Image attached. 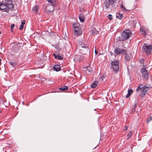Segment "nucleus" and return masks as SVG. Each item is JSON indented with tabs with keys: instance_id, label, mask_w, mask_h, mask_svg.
Instances as JSON below:
<instances>
[{
	"instance_id": "1",
	"label": "nucleus",
	"mask_w": 152,
	"mask_h": 152,
	"mask_svg": "<svg viewBox=\"0 0 152 152\" xmlns=\"http://www.w3.org/2000/svg\"><path fill=\"white\" fill-rule=\"evenodd\" d=\"M14 7L12 0H4L0 3V10L3 12H8L9 10H12Z\"/></svg>"
},
{
	"instance_id": "2",
	"label": "nucleus",
	"mask_w": 152,
	"mask_h": 152,
	"mask_svg": "<svg viewBox=\"0 0 152 152\" xmlns=\"http://www.w3.org/2000/svg\"><path fill=\"white\" fill-rule=\"evenodd\" d=\"M74 27V34L77 36H79L82 34V29L80 24L78 23L73 24Z\"/></svg>"
},
{
	"instance_id": "3",
	"label": "nucleus",
	"mask_w": 152,
	"mask_h": 152,
	"mask_svg": "<svg viewBox=\"0 0 152 152\" xmlns=\"http://www.w3.org/2000/svg\"><path fill=\"white\" fill-rule=\"evenodd\" d=\"M132 35V33L129 30H125L123 31L121 34L122 38L121 39L122 41H124L129 38Z\"/></svg>"
},
{
	"instance_id": "4",
	"label": "nucleus",
	"mask_w": 152,
	"mask_h": 152,
	"mask_svg": "<svg viewBox=\"0 0 152 152\" xmlns=\"http://www.w3.org/2000/svg\"><path fill=\"white\" fill-rule=\"evenodd\" d=\"M152 50V45H145L142 47V51L147 55L151 54V50Z\"/></svg>"
},
{
	"instance_id": "5",
	"label": "nucleus",
	"mask_w": 152,
	"mask_h": 152,
	"mask_svg": "<svg viewBox=\"0 0 152 152\" xmlns=\"http://www.w3.org/2000/svg\"><path fill=\"white\" fill-rule=\"evenodd\" d=\"M119 63L117 61H114L111 63V66L115 71H118L119 69Z\"/></svg>"
},
{
	"instance_id": "6",
	"label": "nucleus",
	"mask_w": 152,
	"mask_h": 152,
	"mask_svg": "<svg viewBox=\"0 0 152 152\" xmlns=\"http://www.w3.org/2000/svg\"><path fill=\"white\" fill-rule=\"evenodd\" d=\"M54 7L52 6V5H50V4H47L46 7V10L47 13L50 15L53 14V12Z\"/></svg>"
},
{
	"instance_id": "7",
	"label": "nucleus",
	"mask_w": 152,
	"mask_h": 152,
	"mask_svg": "<svg viewBox=\"0 0 152 152\" xmlns=\"http://www.w3.org/2000/svg\"><path fill=\"white\" fill-rule=\"evenodd\" d=\"M140 72L142 73V76L145 79L148 78V74L146 68H142Z\"/></svg>"
},
{
	"instance_id": "8",
	"label": "nucleus",
	"mask_w": 152,
	"mask_h": 152,
	"mask_svg": "<svg viewBox=\"0 0 152 152\" xmlns=\"http://www.w3.org/2000/svg\"><path fill=\"white\" fill-rule=\"evenodd\" d=\"M114 52L115 54L118 55L124 53L126 52V51L125 49L117 47L115 49Z\"/></svg>"
},
{
	"instance_id": "9",
	"label": "nucleus",
	"mask_w": 152,
	"mask_h": 152,
	"mask_svg": "<svg viewBox=\"0 0 152 152\" xmlns=\"http://www.w3.org/2000/svg\"><path fill=\"white\" fill-rule=\"evenodd\" d=\"M104 4L105 8L106 9L109 8L110 6L113 4H111L110 3V1L109 0H104Z\"/></svg>"
},
{
	"instance_id": "10",
	"label": "nucleus",
	"mask_w": 152,
	"mask_h": 152,
	"mask_svg": "<svg viewBox=\"0 0 152 152\" xmlns=\"http://www.w3.org/2000/svg\"><path fill=\"white\" fill-rule=\"evenodd\" d=\"M78 45L79 48H88V47L86 45V44L81 41H79L78 42Z\"/></svg>"
},
{
	"instance_id": "11",
	"label": "nucleus",
	"mask_w": 152,
	"mask_h": 152,
	"mask_svg": "<svg viewBox=\"0 0 152 152\" xmlns=\"http://www.w3.org/2000/svg\"><path fill=\"white\" fill-rule=\"evenodd\" d=\"M124 53H125L124 58L125 61H129L131 58V55L130 54H128L126 51V52H125Z\"/></svg>"
},
{
	"instance_id": "12",
	"label": "nucleus",
	"mask_w": 152,
	"mask_h": 152,
	"mask_svg": "<svg viewBox=\"0 0 152 152\" xmlns=\"http://www.w3.org/2000/svg\"><path fill=\"white\" fill-rule=\"evenodd\" d=\"M140 31H141L142 35L145 37L146 36V34L148 32V31L146 29L143 28L142 27L140 28Z\"/></svg>"
},
{
	"instance_id": "13",
	"label": "nucleus",
	"mask_w": 152,
	"mask_h": 152,
	"mask_svg": "<svg viewBox=\"0 0 152 152\" xmlns=\"http://www.w3.org/2000/svg\"><path fill=\"white\" fill-rule=\"evenodd\" d=\"M53 69L56 72L60 71L61 70L60 66L58 65H56L53 67Z\"/></svg>"
},
{
	"instance_id": "14",
	"label": "nucleus",
	"mask_w": 152,
	"mask_h": 152,
	"mask_svg": "<svg viewBox=\"0 0 152 152\" xmlns=\"http://www.w3.org/2000/svg\"><path fill=\"white\" fill-rule=\"evenodd\" d=\"M48 2L51 4L50 5L55 7L56 5V0H47Z\"/></svg>"
},
{
	"instance_id": "15",
	"label": "nucleus",
	"mask_w": 152,
	"mask_h": 152,
	"mask_svg": "<svg viewBox=\"0 0 152 152\" xmlns=\"http://www.w3.org/2000/svg\"><path fill=\"white\" fill-rule=\"evenodd\" d=\"M79 18L80 22H83L84 21L85 18L84 17L82 13H80L79 14Z\"/></svg>"
},
{
	"instance_id": "16",
	"label": "nucleus",
	"mask_w": 152,
	"mask_h": 152,
	"mask_svg": "<svg viewBox=\"0 0 152 152\" xmlns=\"http://www.w3.org/2000/svg\"><path fill=\"white\" fill-rule=\"evenodd\" d=\"M149 87H147L146 86H145L143 87L142 91L145 92V93H146L149 90Z\"/></svg>"
},
{
	"instance_id": "17",
	"label": "nucleus",
	"mask_w": 152,
	"mask_h": 152,
	"mask_svg": "<svg viewBox=\"0 0 152 152\" xmlns=\"http://www.w3.org/2000/svg\"><path fill=\"white\" fill-rule=\"evenodd\" d=\"M128 94L126 96V98H128L133 93V90L132 89H129L128 90Z\"/></svg>"
},
{
	"instance_id": "18",
	"label": "nucleus",
	"mask_w": 152,
	"mask_h": 152,
	"mask_svg": "<svg viewBox=\"0 0 152 152\" xmlns=\"http://www.w3.org/2000/svg\"><path fill=\"white\" fill-rule=\"evenodd\" d=\"M98 83V81H95L94 83L91 84V87L92 88H96V87Z\"/></svg>"
},
{
	"instance_id": "19",
	"label": "nucleus",
	"mask_w": 152,
	"mask_h": 152,
	"mask_svg": "<svg viewBox=\"0 0 152 152\" xmlns=\"http://www.w3.org/2000/svg\"><path fill=\"white\" fill-rule=\"evenodd\" d=\"M59 89L62 91H65L68 89V87L66 86H63L62 87L59 88Z\"/></svg>"
},
{
	"instance_id": "20",
	"label": "nucleus",
	"mask_w": 152,
	"mask_h": 152,
	"mask_svg": "<svg viewBox=\"0 0 152 152\" xmlns=\"http://www.w3.org/2000/svg\"><path fill=\"white\" fill-rule=\"evenodd\" d=\"M39 9V7L37 5H36L32 9L33 11L35 12H38Z\"/></svg>"
},
{
	"instance_id": "21",
	"label": "nucleus",
	"mask_w": 152,
	"mask_h": 152,
	"mask_svg": "<svg viewBox=\"0 0 152 152\" xmlns=\"http://www.w3.org/2000/svg\"><path fill=\"white\" fill-rule=\"evenodd\" d=\"M26 23V21L25 20H23L21 22V26L19 28V30H22L24 27V25Z\"/></svg>"
},
{
	"instance_id": "22",
	"label": "nucleus",
	"mask_w": 152,
	"mask_h": 152,
	"mask_svg": "<svg viewBox=\"0 0 152 152\" xmlns=\"http://www.w3.org/2000/svg\"><path fill=\"white\" fill-rule=\"evenodd\" d=\"M91 33L94 35L99 34V32L96 30H92L91 31Z\"/></svg>"
},
{
	"instance_id": "23",
	"label": "nucleus",
	"mask_w": 152,
	"mask_h": 152,
	"mask_svg": "<svg viewBox=\"0 0 152 152\" xmlns=\"http://www.w3.org/2000/svg\"><path fill=\"white\" fill-rule=\"evenodd\" d=\"M142 85V84H140V85L136 89V91H140L141 89L143 87Z\"/></svg>"
},
{
	"instance_id": "24",
	"label": "nucleus",
	"mask_w": 152,
	"mask_h": 152,
	"mask_svg": "<svg viewBox=\"0 0 152 152\" xmlns=\"http://www.w3.org/2000/svg\"><path fill=\"white\" fill-rule=\"evenodd\" d=\"M116 17L120 19H121L123 17V16L122 14L119 13H118V15L116 16Z\"/></svg>"
},
{
	"instance_id": "25",
	"label": "nucleus",
	"mask_w": 152,
	"mask_h": 152,
	"mask_svg": "<svg viewBox=\"0 0 152 152\" xmlns=\"http://www.w3.org/2000/svg\"><path fill=\"white\" fill-rule=\"evenodd\" d=\"M9 64L13 67H15L16 65V63L15 61H10L9 62Z\"/></svg>"
},
{
	"instance_id": "26",
	"label": "nucleus",
	"mask_w": 152,
	"mask_h": 152,
	"mask_svg": "<svg viewBox=\"0 0 152 152\" xmlns=\"http://www.w3.org/2000/svg\"><path fill=\"white\" fill-rule=\"evenodd\" d=\"M136 105H137V104L135 103L134 106L133 107L132 109V111L131 112L132 113H134L135 111L136 110Z\"/></svg>"
},
{
	"instance_id": "27",
	"label": "nucleus",
	"mask_w": 152,
	"mask_h": 152,
	"mask_svg": "<svg viewBox=\"0 0 152 152\" xmlns=\"http://www.w3.org/2000/svg\"><path fill=\"white\" fill-rule=\"evenodd\" d=\"M132 135V132L130 131V132L127 134L128 137L127 138V139L128 140L129 138Z\"/></svg>"
},
{
	"instance_id": "28",
	"label": "nucleus",
	"mask_w": 152,
	"mask_h": 152,
	"mask_svg": "<svg viewBox=\"0 0 152 152\" xmlns=\"http://www.w3.org/2000/svg\"><path fill=\"white\" fill-rule=\"evenodd\" d=\"M146 93H145L143 91H141V92H140V96L141 97H144L145 94H146Z\"/></svg>"
},
{
	"instance_id": "29",
	"label": "nucleus",
	"mask_w": 152,
	"mask_h": 152,
	"mask_svg": "<svg viewBox=\"0 0 152 152\" xmlns=\"http://www.w3.org/2000/svg\"><path fill=\"white\" fill-rule=\"evenodd\" d=\"M107 17L110 20L113 19L112 15L111 14H109L107 16Z\"/></svg>"
},
{
	"instance_id": "30",
	"label": "nucleus",
	"mask_w": 152,
	"mask_h": 152,
	"mask_svg": "<svg viewBox=\"0 0 152 152\" xmlns=\"http://www.w3.org/2000/svg\"><path fill=\"white\" fill-rule=\"evenodd\" d=\"M152 120V117H151L150 118H148L147 119V121H146V123L147 124L149 122V121H151Z\"/></svg>"
},
{
	"instance_id": "31",
	"label": "nucleus",
	"mask_w": 152,
	"mask_h": 152,
	"mask_svg": "<svg viewBox=\"0 0 152 152\" xmlns=\"http://www.w3.org/2000/svg\"><path fill=\"white\" fill-rule=\"evenodd\" d=\"M15 24H11V29L12 31H13V29L15 27Z\"/></svg>"
},
{
	"instance_id": "32",
	"label": "nucleus",
	"mask_w": 152,
	"mask_h": 152,
	"mask_svg": "<svg viewBox=\"0 0 152 152\" xmlns=\"http://www.w3.org/2000/svg\"><path fill=\"white\" fill-rule=\"evenodd\" d=\"M63 58V57L61 56H58V60H62Z\"/></svg>"
},
{
	"instance_id": "33",
	"label": "nucleus",
	"mask_w": 152,
	"mask_h": 152,
	"mask_svg": "<svg viewBox=\"0 0 152 152\" xmlns=\"http://www.w3.org/2000/svg\"><path fill=\"white\" fill-rule=\"evenodd\" d=\"M110 1V3L111 4H113L115 2V0H109Z\"/></svg>"
},
{
	"instance_id": "34",
	"label": "nucleus",
	"mask_w": 152,
	"mask_h": 152,
	"mask_svg": "<svg viewBox=\"0 0 152 152\" xmlns=\"http://www.w3.org/2000/svg\"><path fill=\"white\" fill-rule=\"evenodd\" d=\"M86 71L89 72H91L92 71V70L91 69H89L88 68L86 69Z\"/></svg>"
},
{
	"instance_id": "35",
	"label": "nucleus",
	"mask_w": 152,
	"mask_h": 152,
	"mask_svg": "<svg viewBox=\"0 0 152 152\" xmlns=\"http://www.w3.org/2000/svg\"><path fill=\"white\" fill-rule=\"evenodd\" d=\"M144 60L143 59H141L140 60V64H142L143 63Z\"/></svg>"
},
{
	"instance_id": "36",
	"label": "nucleus",
	"mask_w": 152,
	"mask_h": 152,
	"mask_svg": "<svg viewBox=\"0 0 152 152\" xmlns=\"http://www.w3.org/2000/svg\"><path fill=\"white\" fill-rule=\"evenodd\" d=\"M121 8L122 9V10H126V11H127V10L125 8V7H124V6H122V7H121Z\"/></svg>"
},
{
	"instance_id": "37",
	"label": "nucleus",
	"mask_w": 152,
	"mask_h": 152,
	"mask_svg": "<svg viewBox=\"0 0 152 152\" xmlns=\"http://www.w3.org/2000/svg\"><path fill=\"white\" fill-rule=\"evenodd\" d=\"M53 55L54 56V57L55 58H58V55H56V54L54 53L53 54Z\"/></svg>"
},
{
	"instance_id": "38",
	"label": "nucleus",
	"mask_w": 152,
	"mask_h": 152,
	"mask_svg": "<svg viewBox=\"0 0 152 152\" xmlns=\"http://www.w3.org/2000/svg\"><path fill=\"white\" fill-rule=\"evenodd\" d=\"M125 128L124 129V131H126L127 130L128 127L127 126H125L124 127Z\"/></svg>"
},
{
	"instance_id": "39",
	"label": "nucleus",
	"mask_w": 152,
	"mask_h": 152,
	"mask_svg": "<svg viewBox=\"0 0 152 152\" xmlns=\"http://www.w3.org/2000/svg\"><path fill=\"white\" fill-rule=\"evenodd\" d=\"M110 55L111 56H113V52H110Z\"/></svg>"
},
{
	"instance_id": "40",
	"label": "nucleus",
	"mask_w": 152,
	"mask_h": 152,
	"mask_svg": "<svg viewBox=\"0 0 152 152\" xmlns=\"http://www.w3.org/2000/svg\"><path fill=\"white\" fill-rule=\"evenodd\" d=\"M95 52L96 55L98 53V52L97 51H96V50H95Z\"/></svg>"
},
{
	"instance_id": "41",
	"label": "nucleus",
	"mask_w": 152,
	"mask_h": 152,
	"mask_svg": "<svg viewBox=\"0 0 152 152\" xmlns=\"http://www.w3.org/2000/svg\"><path fill=\"white\" fill-rule=\"evenodd\" d=\"M123 6V4H122H122H121V7H122V6Z\"/></svg>"
},
{
	"instance_id": "42",
	"label": "nucleus",
	"mask_w": 152,
	"mask_h": 152,
	"mask_svg": "<svg viewBox=\"0 0 152 152\" xmlns=\"http://www.w3.org/2000/svg\"><path fill=\"white\" fill-rule=\"evenodd\" d=\"M138 0H135V1H137Z\"/></svg>"
},
{
	"instance_id": "43",
	"label": "nucleus",
	"mask_w": 152,
	"mask_h": 152,
	"mask_svg": "<svg viewBox=\"0 0 152 152\" xmlns=\"http://www.w3.org/2000/svg\"><path fill=\"white\" fill-rule=\"evenodd\" d=\"M1 33V32L0 31V34Z\"/></svg>"
}]
</instances>
